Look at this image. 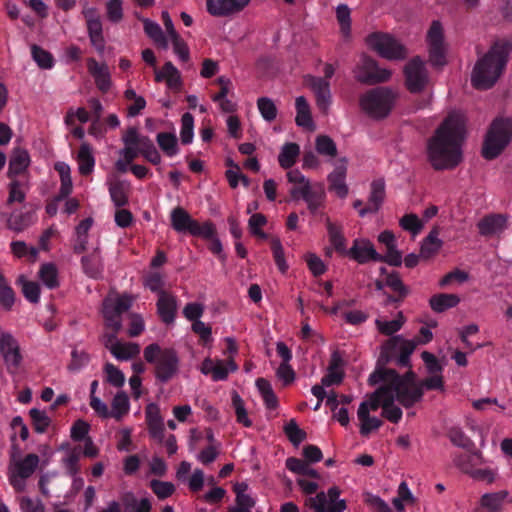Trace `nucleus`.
Returning <instances> with one entry per match:
<instances>
[{
    "label": "nucleus",
    "instance_id": "393cba45",
    "mask_svg": "<svg viewBox=\"0 0 512 512\" xmlns=\"http://www.w3.org/2000/svg\"><path fill=\"white\" fill-rule=\"evenodd\" d=\"M170 220L172 228L179 233H191L196 222L182 207H176L171 211Z\"/></svg>",
    "mask_w": 512,
    "mask_h": 512
},
{
    "label": "nucleus",
    "instance_id": "0e129e2a",
    "mask_svg": "<svg viewBox=\"0 0 512 512\" xmlns=\"http://www.w3.org/2000/svg\"><path fill=\"white\" fill-rule=\"evenodd\" d=\"M387 287L391 288L393 292L399 295L400 299H404L409 294V289L404 285L398 273L393 272L388 274L385 279Z\"/></svg>",
    "mask_w": 512,
    "mask_h": 512
},
{
    "label": "nucleus",
    "instance_id": "3c124183",
    "mask_svg": "<svg viewBox=\"0 0 512 512\" xmlns=\"http://www.w3.org/2000/svg\"><path fill=\"white\" fill-rule=\"evenodd\" d=\"M145 33L159 46L168 47L167 38L164 35L160 25L149 19L143 21Z\"/></svg>",
    "mask_w": 512,
    "mask_h": 512
},
{
    "label": "nucleus",
    "instance_id": "bb28decb",
    "mask_svg": "<svg viewBox=\"0 0 512 512\" xmlns=\"http://www.w3.org/2000/svg\"><path fill=\"white\" fill-rule=\"evenodd\" d=\"M78 170L81 175H89L93 172L95 166V157L93 155V149L87 142H83L80 145L77 154Z\"/></svg>",
    "mask_w": 512,
    "mask_h": 512
},
{
    "label": "nucleus",
    "instance_id": "a19ab883",
    "mask_svg": "<svg viewBox=\"0 0 512 512\" xmlns=\"http://www.w3.org/2000/svg\"><path fill=\"white\" fill-rule=\"evenodd\" d=\"M111 406L110 416L116 420H121L130 409L128 395L124 391L117 392L112 400Z\"/></svg>",
    "mask_w": 512,
    "mask_h": 512
},
{
    "label": "nucleus",
    "instance_id": "a878e982",
    "mask_svg": "<svg viewBox=\"0 0 512 512\" xmlns=\"http://www.w3.org/2000/svg\"><path fill=\"white\" fill-rule=\"evenodd\" d=\"M155 80L166 81L170 89L178 90L181 86V76L172 62H166L162 69L155 71Z\"/></svg>",
    "mask_w": 512,
    "mask_h": 512
},
{
    "label": "nucleus",
    "instance_id": "338daca9",
    "mask_svg": "<svg viewBox=\"0 0 512 512\" xmlns=\"http://www.w3.org/2000/svg\"><path fill=\"white\" fill-rule=\"evenodd\" d=\"M106 380L112 386L121 388L125 383V376L123 372L111 363H106L104 366Z\"/></svg>",
    "mask_w": 512,
    "mask_h": 512
},
{
    "label": "nucleus",
    "instance_id": "79ce46f5",
    "mask_svg": "<svg viewBox=\"0 0 512 512\" xmlns=\"http://www.w3.org/2000/svg\"><path fill=\"white\" fill-rule=\"evenodd\" d=\"M442 246V241L438 238L437 229L430 231L428 236L422 241L420 248V256L423 258H430L439 251Z\"/></svg>",
    "mask_w": 512,
    "mask_h": 512
},
{
    "label": "nucleus",
    "instance_id": "9b49d317",
    "mask_svg": "<svg viewBox=\"0 0 512 512\" xmlns=\"http://www.w3.org/2000/svg\"><path fill=\"white\" fill-rule=\"evenodd\" d=\"M354 76L361 83L376 84L388 81L391 71L380 68L375 60L362 56L354 69Z\"/></svg>",
    "mask_w": 512,
    "mask_h": 512
},
{
    "label": "nucleus",
    "instance_id": "c756f323",
    "mask_svg": "<svg viewBox=\"0 0 512 512\" xmlns=\"http://www.w3.org/2000/svg\"><path fill=\"white\" fill-rule=\"evenodd\" d=\"M120 499L124 512H150L151 510L149 499H138L133 492L123 493Z\"/></svg>",
    "mask_w": 512,
    "mask_h": 512
},
{
    "label": "nucleus",
    "instance_id": "412c9836",
    "mask_svg": "<svg viewBox=\"0 0 512 512\" xmlns=\"http://www.w3.org/2000/svg\"><path fill=\"white\" fill-rule=\"evenodd\" d=\"M380 386L369 395L368 399L361 402L358 409H364L368 414L371 411L378 410L379 407L383 408L385 397L388 396L392 384L386 379H381Z\"/></svg>",
    "mask_w": 512,
    "mask_h": 512
},
{
    "label": "nucleus",
    "instance_id": "8fccbe9b",
    "mask_svg": "<svg viewBox=\"0 0 512 512\" xmlns=\"http://www.w3.org/2000/svg\"><path fill=\"white\" fill-rule=\"evenodd\" d=\"M129 186L125 182H115L109 187L111 200L117 207H123L128 203Z\"/></svg>",
    "mask_w": 512,
    "mask_h": 512
},
{
    "label": "nucleus",
    "instance_id": "a18cd8bd",
    "mask_svg": "<svg viewBox=\"0 0 512 512\" xmlns=\"http://www.w3.org/2000/svg\"><path fill=\"white\" fill-rule=\"evenodd\" d=\"M156 140L161 150L168 157H173L178 154L179 149L175 134L160 132L157 134Z\"/></svg>",
    "mask_w": 512,
    "mask_h": 512
},
{
    "label": "nucleus",
    "instance_id": "f257e3e1",
    "mask_svg": "<svg viewBox=\"0 0 512 512\" xmlns=\"http://www.w3.org/2000/svg\"><path fill=\"white\" fill-rule=\"evenodd\" d=\"M465 137V117L451 113L437 128L427 143V157L435 170L456 167L462 161V143Z\"/></svg>",
    "mask_w": 512,
    "mask_h": 512
},
{
    "label": "nucleus",
    "instance_id": "0eeeda50",
    "mask_svg": "<svg viewBox=\"0 0 512 512\" xmlns=\"http://www.w3.org/2000/svg\"><path fill=\"white\" fill-rule=\"evenodd\" d=\"M511 134L512 124L509 120H494L484 141L483 157L488 160L496 158L510 142Z\"/></svg>",
    "mask_w": 512,
    "mask_h": 512
},
{
    "label": "nucleus",
    "instance_id": "6e6552de",
    "mask_svg": "<svg viewBox=\"0 0 512 512\" xmlns=\"http://www.w3.org/2000/svg\"><path fill=\"white\" fill-rule=\"evenodd\" d=\"M40 459L36 454H27L22 459H11L8 466V480L11 486L17 492H23L26 489L25 480L29 478L37 469Z\"/></svg>",
    "mask_w": 512,
    "mask_h": 512
},
{
    "label": "nucleus",
    "instance_id": "c85d7f7f",
    "mask_svg": "<svg viewBox=\"0 0 512 512\" xmlns=\"http://www.w3.org/2000/svg\"><path fill=\"white\" fill-rule=\"evenodd\" d=\"M346 166L341 164L337 166L329 175L328 181L330 189L335 191L338 197L345 198L348 194V187L345 182Z\"/></svg>",
    "mask_w": 512,
    "mask_h": 512
},
{
    "label": "nucleus",
    "instance_id": "49530a36",
    "mask_svg": "<svg viewBox=\"0 0 512 512\" xmlns=\"http://www.w3.org/2000/svg\"><path fill=\"white\" fill-rule=\"evenodd\" d=\"M134 135L135 127H130L122 137L125 147L120 150V155L123 156L127 162H132L139 155L137 146L134 144V139L132 138Z\"/></svg>",
    "mask_w": 512,
    "mask_h": 512
},
{
    "label": "nucleus",
    "instance_id": "7ed1b4c3",
    "mask_svg": "<svg viewBox=\"0 0 512 512\" xmlns=\"http://www.w3.org/2000/svg\"><path fill=\"white\" fill-rule=\"evenodd\" d=\"M511 51L510 42H495L488 52L476 61L471 73L472 86L479 90L493 87L502 75Z\"/></svg>",
    "mask_w": 512,
    "mask_h": 512
},
{
    "label": "nucleus",
    "instance_id": "58836bf2",
    "mask_svg": "<svg viewBox=\"0 0 512 512\" xmlns=\"http://www.w3.org/2000/svg\"><path fill=\"white\" fill-rule=\"evenodd\" d=\"M87 30L91 44L96 48L98 52L102 53L105 48V41L103 37L101 20H90L89 23H87Z\"/></svg>",
    "mask_w": 512,
    "mask_h": 512
},
{
    "label": "nucleus",
    "instance_id": "603ef678",
    "mask_svg": "<svg viewBox=\"0 0 512 512\" xmlns=\"http://www.w3.org/2000/svg\"><path fill=\"white\" fill-rule=\"evenodd\" d=\"M39 278L45 286L50 289L56 288L59 285L58 271L54 264L45 263L39 270Z\"/></svg>",
    "mask_w": 512,
    "mask_h": 512
},
{
    "label": "nucleus",
    "instance_id": "4468645a",
    "mask_svg": "<svg viewBox=\"0 0 512 512\" xmlns=\"http://www.w3.org/2000/svg\"><path fill=\"white\" fill-rule=\"evenodd\" d=\"M0 352L10 373H15L21 363L22 357L16 340L5 334L0 328Z\"/></svg>",
    "mask_w": 512,
    "mask_h": 512
},
{
    "label": "nucleus",
    "instance_id": "4c0bfd02",
    "mask_svg": "<svg viewBox=\"0 0 512 512\" xmlns=\"http://www.w3.org/2000/svg\"><path fill=\"white\" fill-rule=\"evenodd\" d=\"M110 353L120 361H127L140 353V346L136 343L119 342L115 344Z\"/></svg>",
    "mask_w": 512,
    "mask_h": 512
},
{
    "label": "nucleus",
    "instance_id": "9d476101",
    "mask_svg": "<svg viewBox=\"0 0 512 512\" xmlns=\"http://www.w3.org/2000/svg\"><path fill=\"white\" fill-rule=\"evenodd\" d=\"M429 60L433 66L446 64L447 44L444 38V29L440 21L434 20L426 35Z\"/></svg>",
    "mask_w": 512,
    "mask_h": 512
},
{
    "label": "nucleus",
    "instance_id": "423d86ee",
    "mask_svg": "<svg viewBox=\"0 0 512 512\" xmlns=\"http://www.w3.org/2000/svg\"><path fill=\"white\" fill-rule=\"evenodd\" d=\"M395 95L386 87L369 90L360 97L359 104L364 113L374 119L387 117L393 107Z\"/></svg>",
    "mask_w": 512,
    "mask_h": 512
},
{
    "label": "nucleus",
    "instance_id": "c9c22d12",
    "mask_svg": "<svg viewBox=\"0 0 512 512\" xmlns=\"http://www.w3.org/2000/svg\"><path fill=\"white\" fill-rule=\"evenodd\" d=\"M326 226L328 231V236L330 243L335 248V250L339 253H346V239L343 236L341 226L330 221L329 218L326 219Z\"/></svg>",
    "mask_w": 512,
    "mask_h": 512
},
{
    "label": "nucleus",
    "instance_id": "bf43d9fd",
    "mask_svg": "<svg viewBox=\"0 0 512 512\" xmlns=\"http://www.w3.org/2000/svg\"><path fill=\"white\" fill-rule=\"evenodd\" d=\"M31 54L33 60L38 64V66L42 69H51L54 65V60L52 55L39 47L36 44L31 46Z\"/></svg>",
    "mask_w": 512,
    "mask_h": 512
},
{
    "label": "nucleus",
    "instance_id": "052dcab7",
    "mask_svg": "<svg viewBox=\"0 0 512 512\" xmlns=\"http://www.w3.org/2000/svg\"><path fill=\"white\" fill-rule=\"evenodd\" d=\"M237 369L238 366L232 359L228 360L227 363L217 360L211 376L214 381H222L228 377L230 372H235Z\"/></svg>",
    "mask_w": 512,
    "mask_h": 512
},
{
    "label": "nucleus",
    "instance_id": "4be33fe9",
    "mask_svg": "<svg viewBox=\"0 0 512 512\" xmlns=\"http://www.w3.org/2000/svg\"><path fill=\"white\" fill-rule=\"evenodd\" d=\"M177 311V299L168 292H161L157 301V312L161 320L166 324H171L175 320Z\"/></svg>",
    "mask_w": 512,
    "mask_h": 512
},
{
    "label": "nucleus",
    "instance_id": "a211bd4d",
    "mask_svg": "<svg viewBox=\"0 0 512 512\" xmlns=\"http://www.w3.org/2000/svg\"><path fill=\"white\" fill-rule=\"evenodd\" d=\"M386 196L385 182L382 178L373 180L370 185L368 203L359 210V216L364 217L370 213H376L381 208Z\"/></svg>",
    "mask_w": 512,
    "mask_h": 512
},
{
    "label": "nucleus",
    "instance_id": "2f4dec72",
    "mask_svg": "<svg viewBox=\"0 0 512 512\" xmlns=\"http://www.w3.org/2000/svg\"><path fill=\"white\" fill-rule=\"evenodd\" d=\"M296 124L309 130L314 129V123L311 117L310 106L304 96H299L295 100Z\"/></svg>",
    "mask_w": 512,
    "mask_h": 512
},
{
    "label": "nucleus",
    "instance_id": "f03ea898",
    "mask_svg": "<svg viewBox=\"0 0 512 512\" xmlns=\"http://www.w3.org/2000/svg\"><path fill=\"white\" fill-rule=\"evenodd\" d=\"M381 379H386L392 384L390 392L385 397L382 408V416L392 423H398L402 418V410L395 405L398 401L405 408H410L421 401V393L419 390L413 389L408 383H401L399 374L392 369H378L369 376V384L377 385Z\"/></svg>",
    "mask_w": 512,
    "mask_h": 512
},
{
    "label": "nucleus",
    "instance_id": "774afa93",
    "mask_svg": "<svg viewBox=\"0 0 512 512\" xmlns=\"http://www.w3.org/2000/svg\"><path fill=\"white\" fill-rule=\"evenodd\" d=\"M257 106L261 116L268 122L273 121L277 116V108L274 102L267 97H261L257 100Z\"/></svg>",
    "mask_w": 512,
    "mask_h": 512
},
{
    "label": "nucleus",
    "instance_id": "e433bc0d",
    "mask_svg": "<svg viewBox=\"0 0 512 512\" xmlns=\"http://www.w3.org/2000/svg\"><path fill=\"white\" fill-rule=\"evenodd\" d=\"M343 376V371L340 369V358L334 354L329 364L327 374L322 378L321 383L326 387L338 385L342 382Z\"/></svg>",
    "mask_w": 512,
    "mask_h": 512
},
{
    "label": "nucleus",
    "instance_id": "c03bdc74",
    "mask_svg": "<svg viewBox=\"0 0 512 512\" xmlns=\"http://www.w3.org/2000/svg\"><path fill=\"white\" fill-rule=\"evenodd\" d=\"M286 468L299 475H307L312 478H320L319 473L310 467L309 462L298 458L290 457L286 460Z\"/></svg>",
    "mask_w": 512,
    "mask_h": 512
},
{
    "label": "nucleus",
    "instance_id": "864d4df0",
    "mask_svg": "<svg viewBox=\"0 0 512 512\" xmlns=\"http://www.w3.org/2000/svg\"><path fill=\"white\" fill-rule=\"evenodd\" d=\"M2 216L6 218L7 227L16 232L23 231L30 225V217L24 213H11L8 216L6 212H2Z\"/></svg>",
    "mask_w": 512,
    "mask_h": 512
},
{
    "label": "nucleus",
    "instance_id": "4d7b16f0",
    "mask_svg": "<svg viewBox=\"0 0 512 512\" xmlns=\"http://www.w3.org/2000/svg\"><path fill=\"white\" fill-rule=\"evenodd\" d=\"M232 406L236 414L237 422L245 427H250L252 425V422L248 417L244 401L240 397V395L235 391L232 393Z\"/></svg>",
    "mask_w": 512,
    "mask_h": 512
},
{
    "label": "nucleus",
    "instance_id": "aec40b11",
    "mask_svg": "<svg viewBox=\"0 0 512 512\" xmlns=\"http://www.w3.org/2000/svg\"><path fill=\"white\" fill-rule=\"evenodd\" d=\"M477 227L480 235L491 237L500 234L507 228V220L503 215L492 214L481 219Z\"/></svg>",
    "mask_w": 512,
    "mask_h": 512
},
{
    "label": "nucleus",
    "instance_id": "39448f33",
    "mask_svg": "<svg viewBox=\"0 0 512 512\" xmlns=\"http://www.w3.org/2000/svg\"><path fill=\"white\" fill-rule=\"evenodd\" d=\"M144 358L155 365V377L161 383L171 380L179 370V357L173 348L162 349L153 343L144 349Z\"/></svg>",
    "mask_w": 512,
    "mask_h": 512
},
{
    "label": "nucleus",
    "instance_id": "f704fd0d",
    "mask_svg": "<svg viewBox=\"0 0 512 512\" xmlns=\"http://www.w3.org/2000/svg\"><path fill=\"white\" fill-rule=\"evenodd\" d=\"M299 154L300 147L298 144L292 142L285 143L278 155L279 165L284 169L292 167L296 163Z\"/></svg>",
    "mask_w": 512,
    "mask_h": 512
},
{
    "label": "nucleus",
    "instance_id": "37998d69",
    "mask_svg": "<svg viewBox=\"0 0 512 512\" xmlns=\"http://www.w3.org/2000/svg\"><path fill=\"white\" fill-rule=\"evenodd\" d=\"M357 417L360 421V434L362 436H368L373 430L379 429L383 423L379 418L370 416L364 407L358 409Z\"/></svg>",
    "mask_w": 512,
    "mask_h": 512
},
{
    "label": "nucleus",
    "instance_id": "69168bd1",
    "mask_svg": "<svg viewBox=\"0 0 512 512\" xmlns=\"http://www.w3.org/2000/svg\"><path fill=\"white\" fill-rule=\"evenodd\" d=\"M26 185L24 182L15 180L9 185V196L7 199V205H11L15 202L22 203L25 200Z\"/></svg>",
    "mask_w": 512,
    "mask_h": 512
},
{
    "label": "nucleus",
    "instance_id": "de8ad7c7",
    "mask_svg": "<svg viewBox=\"0 0 512 512\" xmlns=\"http://www.w3.org/2000/svg\"><path fill=\"white\" fill-rule=\"evenodd\" d=\"M256 387L268 409H275L277 407V397L272 389L271 384L264 378L256 380Z\"/></svg>",
    "mask_w": 512,
    "mask_h": 512
},
{
    "label": "nucleus",
    "instance_id": "09e8293b",
    "mask_svg": "<svg viewBox=\"0 0 512 512\" xmlns=\"http://www.w3.org/2000/svg\"><path fill=\"white\" fill-rule=\"evenodd\" d=\"M404 322L405 320L403 314L402 312H399L397 317L390 321L377 318L375 320V325L381 334L390 336L399 331L402 328Z\"/></svg>",
    "mask_w": 512,
    "mask_h": 512
},
{
    "label": "nucleus",
    "instance_id": "13d9d810",
    "mask_svg": "<svg viewBox=\"0 0 512 512\" xmlns=\"http://www.w3.org/2000/svg\"><path fill=\"white\" fill-rule=\"evenodd\" d=\"M90 362L89 354L84 350L73 349L71 352V360L67 368L72 373H77L88 365Z\"/></svg>",
    "mask_w": 512,
    "mask_h": 512
},
{
    "label": "nucleus",
    "instance_id": "2eb2a0df",
    "mask_svg": "<svg viewBox=\"0 0 512 512\" xmlns=\"http://www.w3.org/2000/svg\"><path fill=\"white\" fill-rule=\"evenodd\" d=\"M306 85L313 91L318 108L327 113L332 103L330 83L322 77L308 75L305 77Z\"/></svg>",
    "mask_w": 512,
    "mask_h": 512
},
{
    "label": "nucleus",
    "instance_id": "1a4fd4ad",
    "mask_svg": "<svg viewBox=\"0 0 512 512\" xmlns=\"http://www.w3.org/2000/svg\"><path fill=\"white\" fill-rule=\"evenodd\" d=\"M368 45L381 57L388 60H403L408 52L405 46L386 33H373L367 38Z\"/></svg>",
    "mask_w": 512,
    "mask_h": 512
},
{
    "label": "nucleus",
    "instance_id": "7c9ffc66",
    "mask_svg": "<svg viewBox=\"0 0 512 512\" xmlns=\"http://www.w3.org/2000/svg\"><path fill=\"white\" fill-rule=\"evenodd\" d=\"M287 179L293 184L290 194L294 199H299L304 196L307 190L312 185L309 180L297 169L290 170L287 173Z\"/></svg>",
    "mask_w": 512,
    "mask_h": 512
},
{
    "label": "nucleus",
    "instance_id": "b1692460",
    "mask_svg": "<svg viewBox=\"0 0 512 512\" xmlns=\"http://www.w3.org/2000/svg\"><path fill=\"white\" fill-rule=\"evenodd\" d=\"M83 272L90 278L98 279L102 276L104 265L100 250L94 249L90 254L81 258Z\"/></svg>",
    "mask_w": 512,
    "mask_h": 512
},
{
    "label": "nucleus",
    "instance_id": "cd10ccee",
    "mask_svg": "<svg viewBox=\"0 0 512 512\" xmlns=\"http://www.w3.org/2000/svg\"><path fill=\"white\" fill-rule=\"evenodd\" d=\"M508 495L507 490L485 493L480 498V505L486 512H502L504 501Z\"/></svg>",
    "mask_w": 512,
    "mask_h": 512
},
{
    "label": "nucleus",
    "instance_id": "5701e85b",
    "mask_svg": "<svg viewBox=\"0 0 512 512\" xmlns=\"http://www.w3.org/2000/svg\"><path fill=\"white\" fill-rule=\"evenodd\" d=\"M87 68L93 76L98 89L102 92L108 91L111 86V80L107 65L98 63L94 58H89L87 60Z\"/></svg>",
    "mask_w": 512,
    "mask_h": 512
},
{
    "label": "nucleus",
    "instance_id": "680f3d73",
    "mask_svg": "<svg viewBox=\"0 0 512 512\" xmlns=\"http://www.w3.org/2000/svg\"><path fill=\"white\" fill-rule=\"evenodd\" d=\"M29 415L32 419L35 431L37 433H44L51 423V419L47 413L37 408H32L29 411Z\"/></svg>",
    "mask_w": 512,
    "mask_h": 512
},
{
    "label": "nucleus",
    "instance_id": "e2e57ef3",
    "mask_svg": "<svg viewBox=\"0 0 512 512\" xmlns=\"http://www.w3.org/2000/svg\"><path fill=\"white\" fill-rule=\"evenodd\" d=\"M194 117L191 113H184L181 118L180 137L183 144H190L194 136Z\"/></svg>",
    "mask_w": 512,
    "mask_h": 512
},
{
    "label": "nucleus",
    "instance_id": "6ab92c4d",
    "mask_svg": "<svg viewBox=\"0 0 512 512\" xmlns=\"http://www.w3.org/2000/svg\"><path fill=\"white\" fill-rule=\"evenodd\" d=\"M348 253L360 264L370 260L382 261V255L375 250L373 244L368 240H355Z\"/></svg>",
    "mask_w": 512,
    "mask_h": 512
},
{
    "label": "nucleus",
    "instance_id": "f8f14e48",
    "mask_svg": "<svg viewBox=\"0 0 512 512\" xmlns=\"http://www.w3.org/2000/svg\"><path fill=\"white\" fill-rule=\"evenodd\" d=\"M405 83L408 90L418 93L425 89L429 82L425 62L419 57L412 58L404 67Z\"/></svg>",
    "mask_w": 512,
    "mask_h": 512
},
{
    "label": "nucleus",
    "instance_id": "6e6d98bb",
    "mask_svg": "<svg viewBox=\"0 0 512 512\" xmlns=\"http://www.w3.org/2000/svg\"><path fill=\"white\" fill-rule=\"evenodd\" d=\"M29 162V154L26 151H16L9 163V173L14 175L21 174L28 167Z\"/></svg>",
    "mask_w": 512,
    "mask_h": 512
},
{
    "label": "nucleus",
    "instance_id": "ea45409f",
    "mask_svg": "<svg viewBox=\"0 0 512 512\" xmlns=\"http://www.w3.org/2000/svg\"><path fill=\"white\" fill-rule=\"evenodd\" d=\"M459 301V297L454 294H437L432 296L429 302L433 311L441 313L455 307Z\"/></svg>",
    "mask_w": 512,
    "mask_h": 512
},
{
    "label": "nucleus",
    "instance_id": "dca6fc26",
    "mask_svg": "<svg viewBox=\"0 0 512 512\" xmlns=\"http://www.w3.org/2000/svg\"><path fill=\"white\" fill-rule=\"evenodd\" d=\"M250 0H206L207 12L214 17H226L242 11Z\"/></svg>",
    "mask_w": 512,
    "mask_h": 512
},
{
    "label": "nucleus",
    "instance_id": "5fc2aeb1",
    "mask_svg": "<svg viewBox=\"0 0 512 512\" xmlns=\"http://www.w3.org/2000/svg\"><path fill=\"white\" fill-rule=\"evenodd\" d=\"M399 225L403 230L410 232L413 237L417 236L424 227V223L413 213L405 214L399 220Z\"/></svg>",
    "mask_w": 512,
    "mask_h": 512
},
{
    "label": "nucleus",
    "instance_id": "20e7f679",
    "mask_svg": "<svg viewBox=\"0 0 512 512\" xmlns=\"http://www.w3.org/2000/svg\"><path fill=\"white\" fill-rule=\"evenodd\" d=\"M132 306V298L128 295L108 296L103 301V317L105 326L112 332H106L102 336L104 346L111 351L115 344L120 341L117 339V333L122 328V314Z\"/></svg>",
    "mask_w": 512,
    "mask_h": 512
},
{
    "label": "nucleus",
    "instance_id": "ddd939ff",
    "mask_svg": "<svg viewBox=\"0 0 512 512\" xmlns=\"http://www.w3.org/2000/svg\"><path fill=\"white\" fill-rule=\"evenodd\" d=\"M340 490L334 486L328 489L327 493L320 492L309 499V505L316 512H343L346 509V502L339 499Z\"/></svg>",
    "mask_w": 512,
    "mask_h": 512
},
{
    "label": "nucleus",
    "instance_id": "f3484780",
    "mask_svg": "<svg viewBox=\"0 0 512 512\" xmlns=\"http://www.w3.org/2000/svg\"><path fill=\"white\" fill-rule=\"evenodd\" d=\"M399 380L401 383H408L413 389L419 390L421 398L423 397L424 389L443 390L444 387L442 374L430 375L422 381H417L415 373L408 371L404 375H399Z\"/></svg>",
    "mask_w": 512,
    "mask_h": 512
},
{
    "label": "nucleus",
    "instance_id": "473e14b6",
    "mask_svg": "<svg viewBox=\"0 0 512 512\" xmlns=\"http://www.w3.org/2000/svg\"><path fill=\"white\" fill-rule=\"evenodd\" d=\"M484 462L485 460L483 459L482 454L478 451L462 453L455 455L453 458V463L461 469V471L469 475L476 465L483 464Z\"/></svg>",
    "mask_w": 512,
    "mask_h": 512
},
{
    "label": "nucleus",
    "instance_id": "72a5a7b5",
    "mask_svg": "<svg viewBox=\"0 0 512 512\" xmlns=\"http://www.w3.org/2000/svg\"><path fill=\"white\" fill-rule=\"evenodd\" d=\"M325 190L321 184H313L304 194L302 199L307 203L308 209L312 214L323 205L325 200Z\"/></svg>",
    "mask_w": 512,
    "mask_h": 512
}]
</instances>
